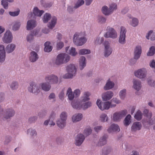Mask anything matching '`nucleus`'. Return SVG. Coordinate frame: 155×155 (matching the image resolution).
<instances>
[{"label":"nucleus","mask_w":155,"mask_h":155,"mask_svg":"<svg viewBox=\"0 0 155 155\" xmlns=\"http://www.w3.org/2000/svg\"><path fill=\"white\" fill-rule=\"evenodd\" d=\"M26 39L28 42L31 43L34 39V36L32 34L30 33L27 35Z\"/></svg>","instance_id":"61"},{"label":"nucleus","mask_w":155,"mask_h":155,"mask_svg":"<svg viewBox=\"0 0 155 155\" xmlns=\"http://www.w3.org/2000/svg\"><path fill=\"white\" fill-rule=\"evenodd\" d=\"M86 65V60L84 57L81 56L79 59V67L81 70H82Z\"/></svg>","instance_id":"30"},{"label":"nucleus","mask_w":155,"mask_h":155,"mask_svg":"<svg viewBox=\"0 0 155 155\" xmlns=\"http://www.w3.org/2000/svg\"><path fill=\"white\" fill-rule=\"evenodd\" d=\"M131 118V116L130 114H128L125 117L124 121V123L125 126H127L129 125L130 122V120Z\"/></svg>","instance_id":"47"},{"label":"nucleus","mask_w":155,"mask_h":155,"mask_svg":"<svg viewBox=\"0 0 155 155\" xmlns=\"http://www.w3.org/2000/svg\"><path fill=\"white\" fill-rule=\"evenodd\" d=\"M104 55L105 57H107L112 53V49L110 46V44L109 41H105L104 43Z\"/></svg>","instance_id":"11"},{"label":"nucleus","mask_w":155,"mask_h":155,"mask_svg":"<svg viewBox=\"0 0 155 155\" xmlns=\"http://www.w3.org/2000/svg\"><path fill=\"white\" fill-rule=\"evenodd\" d=\"M133 85L132 87L137 91H140L142 87L141 82L138 79H133L132 81Z\"/></svg>","instance_id":"18"},{"label":"nucleus","mask_w":155,"mask_h":155,"mask_svg":"<svg viewBox=\"0 0 155 155\" xmlns=\"http://www.w3.org/2000/svg\"><path fill=\"white\" fill-rule=\"evenodd\" d=\"M92 130L90 127L86 128L84 131V133L86 136L90 135L92 133Z\"/></svg>","instance_id":"60"},{"label":"nucleus","mask_w":155,"mask_h":155,"mask_svg":"<svg viewBox=\"0 0 155 155\" xmlns=\"http://www.w3.org/2000/svg\"><path fill=\"white\" fill-rule=\"evenodd\" d=\"M18 82L16 81L12 82L10 85V87L12 90L17 89L18 88Z\"/></svg>","instance_id":"55"},{"label":"nucleus","mask_w":155,"mask_h":155,"mask_svg":"<svg viewBox=\"0 0 155 155\" xmlns=\"http://www.w3.org/2000/svg\"><path fill=\"white\" fill-rule=\"evenodd\" d=\"M27 131L28 134L32 137L37 135V132L35 129L31 128L28 129Z\"/></svg>","instance_id":"39"},{"label":"nucleus","mask_w":155,"mask_h":155,"mask_svg":"<svg viewBox=\"0 0 155 155\" xmlns=\"http://www.w3.org/2000/svg\"><path fill=\"white\" fill-rule=\"evenodd\" d=\"M142 52L141 47L140 45H137L134 49V58L137 60L140 57Z\"/></svg>","instance_id":"17"},{"label":"nucleus","mask_w":155,"mask_h":155,"mask_svg":"<svg viewBox=\"0 0 155 155\" xmlns=\"http://www.w3.org/2000/svg\"><path fill=\"white\" fill-rule=\"evenodd\" d=\"M82 114L78 113L74 115L72 117V121L73 123H76L80 121L82 118Z\"/></svg>","instance_id":"27"},{"label":"nucleus","mask_w":155,"mask_h":155,"mask_svg":"<svg viewBox=\"0 0 155 155\" xmlns=\"http://www.w3.org/2000/svg\"><path fill=\"white\" fill-rule=\"evenodd\" d=\"M74 76L73 74H72L70 72H68L67 73L63 75V78L65 79L72 78Z\"/></svg>","instance_id":"62"},{"label":"nucleus","mask_w":155,"mask_h":155,"mask_svg":"<svg viewBox=\"0 0 155 155\" xmlns=\"http://www.w3.org/2000/svg\"><path fill=\"white\" fill-rule=\"evenodd\" d=\"M101 11L102 13L105 16H109L112 14L109 8L106 5L102 7Z\"/></svg>","instance_id":"28"},{"label":"nucleus","mask_w":155,"mask_h":155,"mask_svg":"<svg viewBox=\"0 0 155 155\" xmlns=\"http://www.w3.org/2000/svg\"><path fill=\"white\" fill-rule=\"evenodd\" d=\"M20 10L15 11L14 12H9V14L10 15L12 16H18L19 14Z\"/></svg>","instance_id":"64"},{"label":"nucleus","mask_w":155,"mask_h":155,"mask_svg":"<svg viewBox=\"0 0 155 155\" xmlns=\"http://www.w3.org/2000/svg\"><path fill=\"white\" fill-rule=\"evenodd\" d=\"M134 118L137 120H140L142 117V114L140 110H138L135 114Z\"/></svg>","instance_id":"44"},{"label":"nucleus","mask_w":155,"mask_h":155,"mask_svg":"<svg viewBox=\"0 0 155 155\" xmlns=\"http://www.w3.org/2000/svg\"><path fill=\"white\" fill-rule=\"evenodd\" d=\"M28 89L29 92L35 95L38 94L40 91V87L34 81H31L29 83V85Z\"/></svg>","instance_id":"6"},{"label":"nucleus","mask_w":155,"mask_h":155,"mask_svg":"<svg viewBox=\"0 0 155 155\" xmlns=\"http://www.w3.org/2000/svg\"><path fill=\"white\" fill-rule=\"evenodd\" d=\"M147 84L149 86L155 87V81L150 78L148 79L147 80Z\"/></svg>","instance_id":"59"},{"label":"nucleus","mask_w":155,"mask_h":155,"mask_svg":"<svg viewBox=\"0 0 155 155\" xmlns=\"http://www.w3.org/2000/svg\"><path fill=\"white\" fill-rule=\"evenodd\" d=\"M16 45L13 44H8L6 47V50L8 53H10L13 52L15 49Z\"/></svg>","instance_id":"35"},{"label":"nucleus","mask_w":155,"mask_h":155,"mask_svg":"<svg viewBox=\"0 0 155 155\" xmlns=\"http://www.w3.org/2000/svg\"><path fill=\"white\" fill-rule=\"evenodd\" d=\"M108 136L106 135H104L100 138L97 145L98 146H102L106 144L107 142V139Z\"/></svg>","instance_id":"25"},{"label":"nucleus","mask_w":155,"mask_h":155,"mask_svg":"<svg viewBox=\"0 0 155 155\" xmlns=\"http://www.w3.org/2000/svg\"><path fill=\"white\" fill-rule=\"evenodd\" d=\"M143 113L144 116L146 117V118L150 117L152 116V113L151 112H149L148 110L147 109H145L143 110Z\"/></svg>","instance_id":"56"},{"label":"nucleus","mask_w":155,"mask_h":155,"mask_svg":"<svg viewBox=\"0 0 155 155\" xmlns=\"http://www.w3.org/2000/svg\"><path fill=\"white\" fill-rule=\"evenodd\" d=\"M37 25L36 21L34 20H30L27 22L26 29L28 30H30L35 28Z\"/></svg>","instance_id":"21"},{"label":"nucleus","mask_w":155,"mask_h":155,"mask_svg":"<svg viewBox=\"0 0 155 155\" xmlns=\"http://www.w3.org/2000/svg\"><path fill=\"white\" fill-rule=\"evenodd\" d=\"M106 30L107 31L104 35L105 38H110L113 39L117 38V33L114 28L108 26Z\"/></svg>","instance_id":"8"},{"label":"nucleus","mask_w":155,"mask_h":155,"mask_svg":"<svg viewBox=\"0 0 155 155\" xmlns=\"http://www.w3.org/2000/svg\"><path fill=\"white\" fill-rule=\"evenodd\" d=\"M21 25L20 22L18 21L16 22L12 27V30L16 31L19 29Z\"/></svg>","instance_id":"54"},{"label":"nucleus","mask_w":155,"mask_h":155,"mask_svg":"<svg viewBox=\"0 0 155 155\" xmlns=\"http://www.w3.org/2000/svg\"><path fill=\"white\" fill-rule=\"evenodd\" d=\"M5 58V52L3 45H0V62H3Z\"/></svg>","instance_id":"22"},{"label":"nucleus","mask_w":155,"mask_h":155,"mask_svg":"<svg viewBox=\"0 0 155 155\" xmlns=\"http://www.w3.org/2000/svg\"><path fill=\"white\" fill-rule=\"evenodd\" d=\"M120 98L124 100L126 97L127 94V90L125 89H123L121 90L119 93Z\"/></svg>","instance_id":"42"},{"label":"nucleus","mask_w":155,"mask_h":155,"mask_svg":"<svg viewBox=\"0 0 155 155\" xmlns=\"http://www.w3.org/2000/svg\"><path fill=\"white\" fill-rule=\"evenodd\" d=\"M84 3V1L83 0H78L75 4L74 8L77 9L83 5Z\"/></svg>","instance_id":"51"},{"label":"nucleus","mask_w":155,"mask_h":155,"mask_svg":"<svg viewBox=\"0 0 155 155\" xmlns=\"http://www.w3.org/2000/svg\"><path fill=\"white\" fill-rule=\"evenodd\" d=\"M142 127L141 123L139 122H134L131 126V131L133 132H135L137 130H140Z\"/></svg>","instance_id":"23"},{"label":"nucleus","mask_w":155,"mask_h":155,"mask_svg":"<svg viewBox=\"0 0 155 155\" xmlns=\"http://www.w3.org/2000/svg\"><path fill=\"white\" fill-rule=\"evenodd\" d=\"M114 95L113 92L108 91L102 94V98L103 101H107L113 97Z\"/></svg>","instance_id":"16"},{"label":"nucleus","mask_w":155,"mask_h":155,"mask_svg":"<svg viewBox=\"0 0 155 155\" xmlns=\"http://www.w3.org/2000/svg\"><path fill=\"white\" fill-rule=\"evenodd\" d=\"M8 2L6 0H2L1 1V5L5 9H8Z\"/></svg>","instance_id":"58"},{"label":"nucleus","mask_w":155,"mask_h":155,"mask_svg":"<svg viewBox=\"0 0 155 155\" xmlns=\"http://www.w3.org/2000/svg\"><path fill=\"white\" fill-rule=\"evenodd\" d=\"M69 48V47H67L65 48V51L67 53L73 56H75L78 54V53L76 51V49L75 48L72 47L70 50L68 51V50Z\"/></svg>","instance_id":"34"},{"label":"nucleus","mask_w":155,"mask_h":155,"mask_svg":"<svg viewBox=\"0 0 155 155\" xmlns=\"http://www.w3.org/2000/svg\"><path fill=\"white\" fill-rule=\"evenodd\" d=\"M51 43L50 42L47 41L44 44L45 46L44 51L46 52H49L51 51L52 49V47L50 45Z\"/></svg>","instance_id":"38"},{"label":"nucleus","mask_w":155,"mask_h":155,"mask_svg":"<svg viewBox=\"0 0 155 155\" xmlns=\"http://www.w3.org/2000/svg\"><path fill=\"white\" fill-rule=\"evenodd\" d=\"M47 114V111L46 110H42L38 114V115L40 117L43 118Z\"/></svg>","instance_id":"63"},{"label":"nucleus","mask_w":155,"mask_h":155,"mask_svg":"<svg viewBox=\"0 0 155 155\" xmlns=\"http://www.w3.org/2000/svg\"><path fill=\"white\" fill-rule=\"evenodd\" d=\"M112 150V149L110 147H104L102 150V155H107L111 152Z\"/></svg>","instance_id":"41"},{"label":"nucleus","mask_w":155,"mask_h":155,"mask_svg":"<svg viewBox=\"0 0 155 155\" xmlns=\"http://www.w3.org/2000/svg\"><path fill=\"white\" fill-rule=\"evenodd\" d=\"M127 113V111L126 110L115 112L113 114V119L114 121H120L122 118L125 116Z\"/></svg>","instance_id":"7"},{"label":"nucleus","mask_w":155,"mask_h":155,"mask_svg":"<svg viewBox=\"0 0 155 155\" xmlns=\"http://www.w3.org/2000/svg\"><path fill=\"white\" fill-rule=\"evenodd\" d=\"M114 86V83L111 81L110 79H108L104 87V89L105 90H109L112 89Z\"/></svg>","instance_id":"26"},{"label":"nucleus","mask_w":155,"mask_h":155,"mask_svg":"<svg viewBox=\"0 0 155 155\" xmlns=\"http://www.w3.org/2000/svg\"><path fill=\"white\" fill-rule=\"evenodd\" d=\"M90 95L91 94L90 92L87 91L84 92L83 96L81 97V102H85L89 101L90 99L89 97Z\"/></svg>","instance_id":"31"},{"label":"nucleus","mask_w":155,"mask_h":155,"mask_svg":"<svg viewBox=\"0 0 155 155\" xmlns=\"http://www.w3.org/2000/svg\"><path fill=\"white\" fill-rule=\"evenodd\" d=\"M155 53V48L154 46H152L150 48L149 50L147 53L148 56H152Z\"/></svg>","instance_id":"53"},{"label":"nucleus","mask_w":155,"mask_h":155,"mask_svg":"<svg viewBox=\"0 0 155 155\" xmlns=\"http://www.w3.org/2000/svg\"><path fill=\"white\" fill-rule=\"evenodd\" d=\"M84 136L82 134H79L75 137V144L77 146H80L85 140Z\"/></svg>","instance_id":"15"},{"label":"nucleus","mask_w":155,"mask_h":155,"mask_svg":"<svg viewBox=\"0 0 155 155\" xmlns=\"http://www.w3.org/2000/svg\"><path fill=\"white\" fill-rule=\"evenodd\" d=\"M78 53L81 55H84L85 54H88L91 53V51L89 49H82L80 50Z\"/></svg>","instance_id":"50"},{"label":"nucleus","mask_w":155,"mask_h":155,"mask_svg":"<svg viewBox=\"0 0 155 155\" xmlns=\"http://www.w3.org/2000/svg\"><path fill=\"white\" fill-rule=\"evenodd\" d=\"M46 82H48L51 84H57L59 83V79L57 76L52 74L46 75L45 78Z\"/></svg>","instance_id":"5"},{"label":"nucleus","mask_w":155,"mask_h":155,"mask_svg":"<svg viewBox=\"0 0 155 155\" xmlns=\"http://www.w3.org/2000/svg\"><path fill=\"white\" fill-rule=\"evenodd\" d=\"M39 58V56L37 53L34 51H31L29 56V60L31 62H35Z\"/></svg>","instance_id":"19"},{"label":"nucleus","mask_w":155,"mask_h":155,"mask_svg":"<svg viewBox=\"0 0 155 155\" xmlns=\"http://www.w3.org/2000/svg\"><path fill=\"white\" fill-rule=\"evenodd\" d=\"M97 105L99 108L102 110H108L110 108V102L109 101L101 103L100 99H97L96 102Z\"/></svg>","instance_id":"10"},{"label":"nucleus","mask_w":155,"mask_h":155,"mask_svg":"<svg viewBox=\"0 0 155 155\" xmlns=\"http://www.w3.org/2000/svg\"><path fill=\"white\" fill-rule=\"evenodd\" d=\"M149 37H150V39L151 40L153 41L155 40V32H153V31H150L148 33V35L146 36V38L148 39H149Z\"/></svg>","instance_id":"43"},{"label":"nucleus","mask_w":155,"mask_h":155,"mask_svg":"<svg viewBox=\"0 0 155 155\" xmlns=\"http://www.w3.org/2000/svg\"><path fill=\"white\" fill-rule=\"evenodd\" d=\"M108 117L105 114L103 113L101 114L100 116V120L103 122H106L107 121Z\"/></svg>","instance_id":"48"},{"label":"nucleus","mask_w":155,"mask_h":155,"mask_svg":"<svg viewBox=\"0 0 155 155\" xmlns=\"http://www.w3.org/2000/svg\"><path fill=\"white\" fill-rule=\"evenodd\" d=\"M66 70L68 72L73 74L74 76L77 71V69L75 65L73 64H70L67 65L66 67Z\"/></svg>","instance_id":"24"},{"label":"nucleus","mask_w":155,"mask_h":155,"mask_svg":"<svg viewBox=\"0 0 155 155\" xmlns=\"http://www.w3.org/2000/svg\"><path fill=\"white\" fill-rule=\"evenodd\" d=\"M66 123V121L60 119L57 121L58 126L61 128H63L65 126Z\"/></svg>","instance_id":"40"},{"label":"nucleus","mask_w":155,"mask_h":155,"mask_svg":"<svg viewBox=\"0 0 155 155\" xmlns=\"http://www.w3.org/2000/svg\"><path fill=\"white\" fill-rule=\"evenodd\" d=\"M104 41V38L103 37L98 36L94 41V43L96 45H100Z\"/></svg>","instance_id":"45"},{"label":"nucleus","mask_w":155,"mask_h":155,"mask_svg":"<svg viewBox=\"0 0 155 155\" xmlns=\"http://www.w3.org/2000/svg\"><path fill=\"white\" fill-rule=\"evenodd\" d=\"M85 38L82 36L81 34L78 33H76L73 36V41L74 44L77 46H81L86 42Z\"/></svg>","instance_id":"4"},{"label":"nucleus","mask_w":155,"mask_h":155,"mask_svg":"<svg viewBox=\"0 0 155 155\" xmlns=\"http://www.w3.org/2000/svg\"><path fill=\"white\" fill-rule=\"evenodd\" d=\"M67 95L69 100L72 101L74 98V94L73 93L70 87H69L67 90Z\"/></svg>","instance_id":"37"},{"label":"nucleus","mask_w":155,"mask_h":155,"mask_svg":"<svg viewBox=\"0 0 155 155\" xmlns=\"http://www.w3.org/2000/svg\"><path fill=\"white\" fill-rule=\"evenodd\" d=\"M97 21L100 23H104L106 21V18L102 15H99L97 17Z\"/></svg>","instance_id":"49"},{"label":"nucleus","mask_w":155,"mask_h":155,"mask_svg":"<svg viewBox=\"0 0 155 155\" xmlns=\"http://www.w3.org/2000/svg\"><path fill=\"white\" fill-rule=\"evenodd\" d=\"M67 118V113L64 111L62 112L60 115V119L66 121Z\"/></svg>","instance_id":"57"},{"label":"nucleus","mask_w":155,"mask_h":155,"mask_svg":"<svg viewBox=\"0 0 155 155\" xmlns=\"http://www.w3.org/2000/svg\"><path fill=\"white\" fill-rule=\"evenodd\" d=\"M51 15L49 13H45L43 16V22L44 23H46L48 22V21L51 19Z\"/></svg>","instance_id":"46"},{"label":"nucleus","mask_w":155,"mask_h":155,"mask_svg":"<svg viewBox=\"0 0 155 155\" xmlns=\"http://www.w3.org/2000/svg\"><path fill=\"white\" fill-rule=\"evenodd\" d=\"M147 71L144 68H142L135 71L134 72L135 76L137 78L141 79L145 78L147 76Z\"/></svg>","instance_id":"9"},{"label":"nucleus","mask_w":155,"mask_h":155,"mask_svg":"<svg viewBox=\"0 0 155 155\" xmlns=\"http://www.w3.org/2000/svg\"><path fill=\"white\" fill-rule=\"evenodd\" d=\"M109 8L112 14L114 11L116 10L117 8V5L115 3H112L110 5Z\"/></svg>","instance_id":"52"},{"label":"nucleus","mask_w":155,"mask_h":155,"mask_svg":"<svg viewBox=\"0 0 155 155\" xmlns=\"http://www.w3.org/2000/svg\"><path fill=\"white\" fill-rule=\"evenodd\" d=\"M57 18L56 17L53 16L52 17L50 22H49L48 25V27L51 29H53L57 23Z\"/></svg>","instance_id":"32"},{"label":"nucleus","mask_w":155,"mask_h":155,"mask_svg":"<svg viewBox=\"0 0 155 155\" xmlns=\"http://www.w3.org/2000/svg\"><path fill=\"white\" fill-rule=\"evenodd\" d=\"M41 87L42 89L45 91H49L51 88V84L46 82L41 83Z\"/></svg>","instance_id":"29"},{"label":"nucleus","mask_w":155,"mask_h":155,"mask_svg":"<svg viewBox=\"0 0 155 155\" xmlns=\"http://www.w3.org/2000/svg\"><path fill=\"white\" fill-rule=\"evenodd\" d=\"M12 39L13 36L12 33L10 31H7L5 33L2 40L5 43H9L12 41Z\"/></svg>","instance_id":"14"},{"label":"nucleus","mask_w":155,"mask_h":155,"mask_svg":"<svg viewBox=\"0 0 155 155\" xmlns=\"http://www.w3.org/2000/svg\"><path fill=\"white\" fill-rule=\"evenodd\" d=\"M82 102L78 101H73L71 103L72 107L77 110H80L82 109L84 110H85L91 106V103L90 101L82 103Z\"/></svg>","instance_id":"2"},{"label":"nucleus","mask_w":155,"mask_h":155,"mask_svg":"<svg viewBox=\"0 0 155 155\" xmlns=\"http://www.w3.org/2000/svg\"><path fill=\"white\" fill-rule=\"evenodd\" d=\"M15 110L12 108H9L5 109L0 107V119L3 120L10 119L15 115Z\"/></svg>","instance_id":"1"},{"label":"nucleus","mask_w":155,"mask_h":155,"mask_svg":"<svg viewBox=\"0 0 155 155\" xmlns=\"http://www.w3.org/2000/svg\"><path fill=\"white\" fill-rule=\"evenodd\" d=\"M70 58V56L66 54H60L57 56L55 61V64L57 65H59L66 63L69 61Z\"/></svg>","instance_id":"3"},{"label":"nucleus","mask_w":155,"mask_h":155,"mask_svg":"<svg viewBox=\"0 0 155 155\" xmlns=\"http://www.w3.org/2000/svg\"><path fill=\"white\" fill-rule=\"evenodd\" d=\"M129 24L133 27H135L138 25L139 23L138 20L135 18H132L131 20L128 21Z\"/></svg>","instance_id":"36"},{"label":"nucleus","mask_w":155,"mask_h":155,"mask_svg":"<svg viewBox=\"0 0 155 155\" xmlns=\"http://www.w3.org/2000/svg\"><path fill=\"white\" fill-rule=\"evenodd\" d=\"M120 130L119 126L115 124H112L107 129V131L109 133L113 132H119Z\"/></svg>","instance_id":"20"},{"label":"nucleus","mask_w":155,"mask_h":155,"mask_svg":"<svg viewBox=\"0 0 155 155\" xmlns=\"http://www.w3.org/2000/svg\"><path fill=\"white\" fill-rule=\"evenodd\" d=\"M44 12V11L43 10H40L36 7H34L33 10V14L37 16L41 17Z\"/></svg>","instance_id":"33"},{"label":"nucleus","mask_w":155,"mask_h":155,"mask_svg":"<svg viewBox=\"0 0 155 155\" xmlns=\"http://www.w3.org/2000/svg\"><path fill=\"white\" fill-rule=\"evenodd\" d=\"M126 32V28L124 27L121 26L120 27V35L118 41L121 44L124 45L125 43Z\"/></svg>","instance_id":"12"},{"label":"nucleus","mask_w":155,"mask_h":155,"mask_svg":"<svg viewBox=\"0 0 155 155\" xmlns=\"http://www.w3.org/2000/svg\"><path fill=\"white\" fill-rule=\"evenodd\" d=\"M152 117L144 118L142 120V124L144 127H147L148 125H151L155 124V116H153L152 118Z\"/></svg>","instance_id":"13"}]
</instances>
